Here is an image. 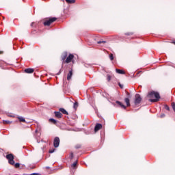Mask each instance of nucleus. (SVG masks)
<instances>
[{"mask_svg":"<svg viewBox=\"0 0 175 175\" xmlns=\"http://www.w3.org/2000/svg\"><path fill=\"white\" fill-rule=\"evenodd\" d=\"M148 96L150 98L149 102H159V99H161L159 93L154 91L148 92Z\"/></svg>","mask_w":175,"mask_h":175,"instance_id":"1","label":"nucleus"},{"mask_svg":"<svg viewBox=\"0 0 175 175\" xmlns=\"http://www.w3.org/2000/svg\"><path fill=\"white\" fill-rule=\"evenodd\" d=\"M6 158L10 165H12V166H14V167H16V168L20 167V163H14V156L13 155V154H7Z\"/></svg>","mask_w":175,"mask_h":175,"instance_id":"2","label":"nucleus"},{"mask_svg":"<svg viewBox=\"0 0 175 175\" xmlns=\"http://www.w3.org/2000/svg\"><path fill=\"white\" fill-rule=\"evenodd\" d=\"M57 21V18H55V17L51 18L44 22V25L49 26V25H50V24L54 23V21Z\"/></svg>","mask_w":175,"mask_h":175,"instance_id":"3","label":"nucleus"},{"mask_svg":"<svg viewBox=\"0 0 175 175\" xmlns=\"http://www.w3.org/2000/svg\"><path fill=\"white\" fill-rule=\"evenodd\" d=\"M135 100L134 103L135 105H139L140 102H142V97L140 96V94H136L135 96Z\"/></svg>","mask_w":175,"mask_h":175,"instance_id":"4","label":"nucleus"},{"mask_svg":"<svg viewBox=\"0 0 175 175\" xmlns=\"http://www.w3.org/2000/svg\"><path fill=\"white\" fill-rule=\"evenodd\" d=\"M53 146L55 148L59 147V137H55L53 140Z\"/></svg>","mask_w":175,"mask_h":175,"instance_id":"5","label":"nucleus"},{"mask_svg":"<svg viewBox=\"0 0 175 175\" xmlns=\"http://www.w3.org/2000/svg\"><path fill=\"white\" fill-rule=\"evenodd\" d=\"M75 55H73V54H70L66 59V64H69L70 62H72V60L73 59Z\"/></svg>","mask_w":175,"mask_h":175,"instance_id":"6","label":"nucleus"},{"mask_svg":"<svg viewBox=\"0 0 175 175\" xmlns=\"http://www.w3.org/2000/svg\"><path fill=\"white\" fill-rule=\"evenodd\" d=\"M102 128V124H96L95 127H94V132H98L100 129Z\"/></svg>","mask_w":175,"mask_h":175,"instance_id":"7","label":"nucleus"},{"mask_svg":"<svg viewBox=\"0 0 175 175\" xmlns=\"http://www.w3.org/2000/svg\"><path fill=\"white\" fill-rule=\"evenodd\" d=\"M55 116L57 118H62V113L60 111H55Z\"/></svg>","mask_w":175,"mask_h":175,"instance_id":"8","label":"nucleus"},{"mask_svg":"<svg viewBox=\"0 0 175 175\" xmlns=\"http://www.w3.org/2000/svg\"><path fill=\"white\" fill-rule=\"evenodd\" d=\"M34 70H35L33 68H26V69H25V73H33Z\"/></svg>","mask_w":175,"mask_h":175,"instance_id":"9","label":"nucleus"},{"mask_svg":"<svg viewBox=\"0 0 175 175\" xmlns=\"http://www.w3.org/2000/svg\"><path fill=\"white\" fill-rule=\"evenodd\" d=\"M116 73H118L119 75H125V71H124L122 70H120L118 68L116 69Z\"/></svg>","mask_w":175,"mask_h":175,"instance_id":"10","label":"nucleus"},{"mask_svg":"<svg viewBox=\"0 0 175 175\" xmlns=\"http://www.w3.org/2000/svg\"><path fill=\"white\" fill-rule=\"evenodd\" d=\"M72 75H73V72L72 70H70L67 75V80H70V79H72Z\"/></svg>","mask_w":175,"mask_h":175,"instance_id":"11","label":"nucleus"},{"mask_svg":"<svg viewBox=\"0 0 175 175\" xmlns=\"http://www.w3.org/2000/svg\"><path fill=\"white\" fill-rule=\"evenodd\" d=\"M66 57H68V53L64 52L63 55H62V61H64V59H66Z\"/></svg>","mask_w":175,"mask_h":175,"instance_id":"12","label":"nucleus"},{"mask_svg":"<svg viewBox=\"0 0 175 175\" xmlns=\"http://www.w3.org/2000/svg\"><path fill=\"white\" fill-rule=\"evenodd\" d=\"M117 105H119L122 109H126V107L121 102L116 101Z\"/></svg>","mask_w":175,"mask_h":175,"instance_id":"13","label":"nucleus"},{"mask_svg":"<svg viewBox=\"0 0 175 175\" xmlns=\"http://www.w3.org/2000/svg\"><path fill=\"white\" fill-rule=\"evenodd\" d=\"M59 111H61V113H62L63 114H66V115L68 114V111L66 110H65V109H64V108H60Z\"/></svg>","mask_w":175,"mask_h":175,"instance_id":"14","label":"nucleus"},{"mask_svg":"<svg viewBox=\"0 0 175 175\" xmlns=\"http://www.w3.org/2000/svg\"><path fill=\"white\" fill-rule=\"evenodd\" d=\"M124 100H125V102H126V106H127V107L131 106V103L129 102V98H126L124 99Z\"/></svg>","mask_w":175,"mask_h":175,"instance_id":"15","label":"nucleus"},{"mask_svg":"<svg viewBox=\"0 0 175 175\" xmlns=\"http://www.w3.org/2000/svg\"><path fill=\"white\" fill-rule=\"evenodd\" d=\"M18 119L21 122H25V119L21 116L18 117Z\"/></svg>","mask_w":175,"mask_h":175,"instance_id":"16","label":"nucleus"},{"mask_svg":"<svg viewBox=\"0 0 175 175\" xmlns=\"http://www.w3.org/2000/svg\"><path fill=\"white\" fill-rule=\"evenodd\" d=\"M77 107H79V103L75 102L73 105V109H75V110H76L77 109Z\"/></svg>","mask_w":175,"mask_h":175,"instance_id":"17","label":"nucleus"},{"mask_svg":"<svg viewBox=\"0 0 175 175\" xmlns=\"http://www.w3.org/2000/svg\"><path fill=\"white\" fill-rule=\"evenodd\" d=\"M66 2L67 3H75V2H76V0H66Z\"/></svg>","mask_w":175,"mask_h":175,"instance_id":"18","label":"nucleus"},{"mask_svg":"<svg viewBox=\"0 0 175 175\" xmlns=\"http://www.w3.org/2000/svg\"><path fill=\"white\" fill-rule=\"evenodd\" d=\"M76 166H77V161L74 162L72 165L71 167L75 169V167H76Z\"/></svg>","mask_w":175,"mask_h":175,"instance_id":"19","label":"nucleus"},{"mask_svg":"<svg viewBox=\"0 0 175 175\" xmlns=\"http://www.w3.org/2000/svg\"><path fill=\"white\" fill-rule=\"evenodd\" d=\"M49 121H51V122H53V124H57V120L53 118H51Z\"/></svg>","mask_w":175,"mask_h":175,"instance_id":"20","label":"nucleus"},{"mask_svg":"<svg viewBox=\"0 0 175 175\" xmlns=\"http://www.w3.org/2000/svg\"><path fill=\"white\" fill-rule=\"evenodd\" d=\"M109 59H111V61H113V59H114V56L113 55L112 53L109 55Z\"/></svg>","mask_w":175,"mask_h":175,"instance_id":"21","label":"nucleus"},{"mask_svg":"<svg viewBox=\"0 0 175 175\" xmlns=\"http://www.w3.org/2000/svg\"><path fill=\"white\" fill-rule=\"evenodd\" d=\"M55 151V148L50 149L49 152V154H53V152H54Z\"/></svg>","mask_w":175,"mask_h":175,"instance_id":"22","label":"nucleus"},{"mask_svg":"<svg viewBox=\"0 0 175 175\" xmlns=\"http://www.w3.org/2000/svg\"><path fill=\"white\" fill-rule=\"evenodd\" d=\"M3 124H12V122H10L9 120H4Z\"/></svg>","mask_w":175,"mask_h":175,"instance_id":"23","label":"nucleus"},{"mask_svg":"<svg viewBox=\"0 0 175 175\" xmlns=\"http://www.w3.org/2000/svg\"><path fill=\"white\" fill-rule=\"evenodd\" d=\"M172 107L174 111L175 112V103H172Z\"/></svg>","mask_w":175,"mask_h":175,"instance_id":"24","label":"nucleus"},{"mask_svg":"<svg viewBox=\"0 0 175 175\" xmlns=\"http://www.w3.org/2000/svg\"><path fill=\"white\" fill-rule=\"evenodd\" d=\"M165 110H167L168 111H169V110H170V108L167 105H165Z\"/></svg>","mask_w":175,"mask_h":175,"instance_id":"25","label":"nucleus"},{"mask_svg":"<svg viewBox=\"0 0 175 175\" xmlns=\"http://www.w3.org/2000/svg\"><path fill=\"white\" fill-rule=\"evenodd\" d=\"M107 79L108 81H110V80H111V77H110V75H107Z\"/></svg>","mask_w":175,"mask_h":175,"instance_id":"26","label":"nucleus"},{"mask_svg":"<svg viewBox=\"0 0 175 175\" xmlns=\"http://www.w3.org/2000/svg\"><path fill=\"white\" fill-rule=\"evenodd\" d=\"M70 157V159H73V157H74L73 153L71 152Z\"/></svg>","mask_w":175,"mask_h":175,"instance_id":"27","label":"nucleus"},{"mask_svg":"<svg viewBox=\"0 0 175 175\" xmlns=\"http://www.w3.org/2000/svg\"><path fill=\"white\" fill-rule=\"evenodd\" d=\"M100 43H105V41H98V44H100Z\"/></svg>","mask_w":175,"mask_h":175,"instance_id":"28","label":"nucleus"},{"mask_svg":"<svg viewBox=\"0 0 175 175\" xmlns=\"http://www.w3.org/2000/svg\"><path fill=\"white\" fill-rule=\"evenodd\" d=\"M30 175H40V174H38V173H33V174H31Z\"/></svg>","mask_w":175,"mask_h":175,"instance_id":"29","label":"nucleus"},{"mask_svg":"<svg viewBox=\"0 0 175 175\" xmlns=\"http://www.w3.org/2000/svg\"><path fill=\"white\" fill-rule=\"evenodd\" d=\"M160 117L161 118H163V117H165V113L161 114Z\"/></svg>","mask_w":175,"mask_h":175,"instance_id":"30","label":"nucleus"},{"mask_svg":"<svg viewBox=\"0 0 175 175\" xmlns=\"http://www.w3.org/2000/svg\"><path fill=\"white\" fill-rule=\"evenodd\" d=\"M34 25H35V23H32L31 24V27H33Z\"/></svg>","mask_w":175,"mask_h":175,"instance_id":"31","label":"nucleus"},{"mask_svg":"<svg viewBox=\"0 0 175 175\" xmlns=\"http://www.w3.org/2000/svg\"><path fill=\"white\" fill-rule=\"evenodd\" d=\"M119 85H120V88H122V85H121L120 83H119Z\"/></svg>","mask_w":175,"mask_h":175,"instance_id":"32","label":"nucleus"},{"mask_svg":"<svg viewBox=\"0 0 175 175\" xmlns=\"http://www.w3.org/2000/svg\"><path fill=\"white\" fill-rule=\"evenodd\" d=\"M174 44H175V42H173Z\"/></svg>","mask_w":175,"mask_h":175,"instance_id":"33","label":"nucleus"},{"mask_svg":"<svg viewBox=\"0 0 175 175\" xmlns=\"http://www.w3.org/2000/svg\"><path fill=\"white\" fill-rule=\"evenodd\" d=\"M0 54H2V52L0 51Z\"/></svg>","mask_w":175,"mask_h":175,"instance_id":"34","label":"nucleus"}]
</instances>
